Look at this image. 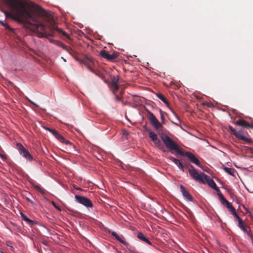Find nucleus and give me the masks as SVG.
<instances>
[{
    "mask_svg": "<svg viewBox=\"0 0 253 253\" xmlns=\"http://www.w3.org/2000/svg\"><path fill=\"white\" fill-rule=\"evenodd\" d=\"M7 4L15 12L11 13L9 12H4L6 17H9L19 23H24L27 25V27L40 38H48L49 37H54V31H56L59 33L70 39L69 35L62 29L58 28L54 24L51 23L47 26L50 32H46V27L43 24L41 23L33 14L28 10L26 8L25 2L21 0H5Z\"/></svg>",
    "mask_w": 253,
    "mask_h": 253,
    "instance_id": "1",
    "label": "nucleus"
},
{
    "mask_svg": "<svg viewBox=\"0 0 253 253\" xmlns=\"http://www.w3.org/2000/svg\"><path fill=\"white\" fill-rule=\"evenodd\" d=\"M161 138L166 147L169 150L171 153H173L174 151L179 155L186 156L192 163L201 168L199 160L193 153L190 152H183L179 146L167 135L161 136Z\"/></svg>",
    "mask_w": 253,
    "mask_h": 253,
    "instance_id": "2",
    "label": "nucleus"
},
{
    "mask_svg": "<svg viewBox=\"0 0 253 253\" xmlns=\"http://www.w3.org/2000/svg\"><path fill=\"white\" fill-rule=\"evenodd\" d=\"M147 118L151 125L160 133V131L163 128L162 124L160 123L156 116L149 110H147Z\"/></svg>",
    "mask_w": 253,
    "mask_h": 253,
    "instance_id": "3",
    "label": "nucleus"
},
{
    "mask_svg": "<svg viewBox=\"0 0 253 253\" xmlns=\"http://www.w3.org/2000/svg\"><path fill=\"white\" fill-rule=\"evenodd\" d=\"M190 169H189V173L190 175L195 180L202 183H204V173H199L198 171L194 168V167L190 165Z\"/></svg>",
    "mask_w": 253,
    "mask_h": 253,
    "instance_id": "4",
    "label": "nucleus"
},
{
    "mask_svg": "<svg viewBox=\"0 0 253 253\" xmlns=\"http://www.w3.org/2000/svg\"><path fill=\"white\" fill-rule=\"evenodd\" d=\"M17 148L21 155L27 160L31 162L34 160L33 157L29 153V151L25 149L21 143H17Z\"/></svg>",
    "mask_w": 253,
    "mask_h": 253,
    "instance_id": "5",
    "label": "nucleus"
},
{
    "mask_svg": "<svg viewBox=\"0 0 253 253\" xmlns=\"http://www.w3.org/2000/svg\"><path fill=\"white\" fill-rule=\"evenodd\" d=\"M100 55L109 61H113L119 56L118 52H113L110 54L109 51L105 50H102L100 51Z\"/></svg>",
    "mask_w": 253,
    "mask_h": 253,
    "instance_id": "6",
    "label": "nucleus"
},
{
    "mask_svg": "<svg viewBox=\"0 0 253 253\" xmlns=\"http://www.w3.org/2000/svg\"><path fill=\"white\" fill-rule=\"evenodd\" d=\"M76 200L80 204L84 205L86 208H92L93 205L92 202L87 198L79 195H75Z\"/></svg>",
    "mask_w": 253,
    "mask_h": 253,
    "instance_id": "7",
    "label": "nucleus"
},
{
    "mask_svg": "<svg viewBox=\"0 0 253 253\" xmlns=\"http://www.w3.org/2000/svg\"><path fill=\"white\" fill-rule=\"evenodd\" d=\"M239 227L250 238H252V233L249 226L246 225L243 220L238 222Z\"/></svg>",
    "mask_w": 253,
    "mask_h": 253,
    "instance_id": "8",
    "label": "nucleus"
},
{
    "mask_svg": "<svg viewBox=\"0 0 253 253\" xmlns=\"http://www.w3.org/2000/svg\"><path fill=\"white\" fill-rule=\"evenodd\" d=\"M204 177V181H206L209 185L213 188L214 190L216 191H219V189L213 180V179L209 176L207 174H203Z\"/></svg>",
    "mask_w": 253,
    "mask_h": 253,
    "instance_id": "9",
    "label": "nucleus"
},
{
    "mask_svg": "<svg viewBox=\"0 0 253 253\" xmlns=\"http://www.w3.org/2000/svg\"><path fill=\"white\" fill-rule=\"evenodd\" d=\"M180 191L183 196V197L189 201H192L193 198L189 192L185 189V188L182 185L180 186Z\"/></svg>",
    "mask_w": 253,
    "mask_h": 253,
    "instance_id": "10",
    "label": "nucleus"
},
{
    "mask_svg": "<svg viewBox=\"0 0 253 253\" xmlns=\"http://www.w3.org/2000/svg\"><path fill=\"white\" fill-rule=\"evenodd\" d=\"M111 234L112 236L114 237L116 239V240H117L118 241L124 244L126 247L129 245V244L126 241L125 239L123 237V236L119 235L116 232L114 231H112L111 233Z\"/></svg>",
    "mask_w": 253,
    "mask_h": 253,
    "instance_id": "11",
    "label": "nucleus"
},
{
    "mask_svg": "<svg viewBox=\"0 0 253 253\" xmlns=\"http://www.w3.org/2000/svg\"><path fill=\"white\" fill-rule=\"evenodd\" d=\"M240 134V135L243 137L241 138V137L237 138L239 139L243 140L246 142L250 143L252 142V140L250 138H249V136L247 132H244L242 129H240L237 131Z\"/></svg>",
    "mask_w": 253,
    "mask_h": 253,
    "instance_id": "12",
    "label": "nucleus"
},
{
    "mask_svg": "<svg viewBox=\"0 0 253 253\" xmlns=\"http://www.w3.org/2000/svg\"><path fill=\"white\" fill-rule=\"evenodd\" d=\"M149 136L156 145L160 146L161 144V141L158 139L157 135L155 132L150 130Z\"/></svg>",
    "mask_w": 253,
    "mask_h": 253,
    "instance_id": "13",
    "label": "nucleus"
},
{
    "mask_svg": "<svg viewBox=\"0 0 253 253\" xmlns=\"http://www.w3.org/2000/svg\"><path fill=\"white\" fill-rule=\"evenodd\" d=\"M235 124L246 128H251L253 129V126L249 124L248 122L243 119H239L237 121Z\"/></svg>",
    "mask_w": 253,
    "mask_h": 253,
    "instance_id": "14",
    "label": "nucleus"
},
{
    "mask_svg": "<svg viewBox=\"0 0 253 253\" xmlns=\"http://www.w3.org/2000/svg\"><path fill=\"white\" fill-rule=\"evenodd\" d=\"M30 183L32 185V186H33L36 189V190L42 194H44L45 190L40 185L36 184L35 182L33 180L30 181Z\"/></svg>",
    "mask_w": 253,
    "mask_h": 253,
    "instance_id": "15",
    "label": "nucleus"
},
{
    "mask_svg": "<svg viewBox=\"0 0 253 253\" xmlns=\"http://www.w3.org/2000/svg\"><path fill=\"white\" fill-rule=\"evenodd\" d=\"M92 60L88 57H85L82 60L83 63L86 65L90 71L93 72V69L90 67L91 64L92 63Z\"/></svg>",
    "mask_w": 253,
    "mask_h": 253,
    "instance_id": "16",
    "label": "nucleus"
},
{
    "mask_svg": "<svg viewBox=\"0 0 253 253\" xmlns=\"http://www.w3.org/2000/svg\"><path fill=\"white\" fill-rule=\"evenodd\" d=\"M137 238L143 242L146 243L153 246L151 242L145 236V235L141 232H139L137 235Z\"/></svg>",
    "mask_w": 253,
    "mask_h": 253,
    "instance_id": "17",
    "label": "nucleus"
},
{
    "mask_svg": "<svg viewBox=\"0 0 253 253\" xmlns=\"http://www.w3.org/2000/svg\"><path fill=\"white\" fill-rule=\"evenodd\" d=\"M59 45L61 47H62L64 50H65L66 51H67V52L70 53L76 60L80 61L77 57H76L75 56L73 55L70 52V51H72V49L71 47L66 46V45H65L64 44H63V43H61V42L60 43Z\"/></svg>",
    "mask_w": 253,
    "mask_h": 253,
    "instance_id": "18",
    "label": "nucleus"
},
{
    "mask_svg": "<svg viewBox=\"0 0 253 253\" xmlns=\"http://www.w3.org/2000/svg\"><path fill=\"white\" fill-rule=\"evenodd\" d=\"M21 218L22 220H24L28 223L31 225H33L34 224V221L32 220L31 219H29L26 215H25L22 212L20 213Z\"/></svg>",
    "mask_w": 253,
    "mask_h": 253,
    "instance_id": "19",
    "label": "nucleus"
},
{
    "mask_svg": "<svg viewBox=\"0 0 253 253\" xmlns=\"http://www.w3.org/2000/svg\"><path fill=\"white\" fill-rule=\"evenodd\" d=\"M60 142L66 145L70 144V142L68 140L66 139L62 135L59 134L57 137H56Z\"/></svg>",
    "mask_w": 253,
    "mask_h": 253,
    "instance_id": "20",
    "label": "nucleus"
},
{
    "mask_svg": "<svg viewBox=\"0 0 253 253\" xmlns=\"http://www.w3.org/2000/svg\"><path fill=\"white\" fill-rule=\"evenodd\" d=\"M229 129L232 132V133L235 135V136L236 138H240V137H241V138H243L240 135L239 133L238 132H237V130H236L233 126H229Z\"/></svg>",
    "mask_w": 253,
    "mask_h": 253,
    "instance_id": "21",
    "label": "nucleus"
},
{
    "mask_svg": "<svg viewBox=\"0 0 253 253\" xmlns=\"http://www.w3.org/2000/svg\"><path fill=\"white\" fill-rule=\"evenodd\" d=\"M156 96L162 100L165 104L167 105H169V102L167 101V99L164 97V96L161 93H157Z\"/></svg>",
    "mask_w": 253,
    "mask_h": 253,
    "instance_id": "22",
    "label": "nucleus"
},
{
    "mask_svg": "<svg viewBox=\"0 0 253 253\" xmlns=\"http://www.w3.org/2000/svg\"><path fill=\"white\" fill-rule=\"evenodd\" d=\"M119 77L118 76H113L111 78V84H119Z\"/></svg>",
    "mask_w": 253,
    "mask_h": 253,
    "instance_id": "23",
    "label": "nucleus"
},
{
    "mask_svg": "<svg viewBox=\"0 0 253 253\" xmlns=\"http://www.w3.org/2000/svg\"><path fill=\"white\" fill-rule=\"evenodd\" d=\"M224 170L225 172H226L231 175H234L235 171V170L234 169L228 167H225L224 168Z\"/></svg>",
    "mask_w": 253,
    "mask_h": 253,
    "instance_id": "24",
    "label": "nucleus"
},
{
    "mask_svg": "<svg viewBox=\"0 0 253 253\" xmlns=\"http://www.w3.org/2000/svg\"><path fill=\"white\" fill-rule=\"evenodd\" d=\"M218 192H219V193H218V195L219 196L220 200L222 204L225 205V203L228 201L226 200V199L224 198L223 194L220 192V191Z\"/></svg>",
    "mask_w": 253,
    "mask_h": 253,
    "instance_id": "25",
    "label": "nucleus"
},
{
    "mask_svg": "<svg viewBox=\"0 0 253 253\" xmlns=\"http://www.w3.org/2000/svg\"><path fill=\"white\" fill-rule=\"evenodd\" d=\"M218 192H219V193H218V195L219 196L220 200L222 204L225 205V203L228 201L226 200V199L224 198L223 194L220 192V191Z\"/></svg>",
    "mask_w": 253,
    "mask_h": 253,
    "instance_id": "26",
    "label": "nucleus"
},
{
    "mask_svg": "<svg viewBox=\"0 0 253 253\" xmlns=\"http://www.w3.org/2000/svg\"><path fill=\"white\" fill-rule=\"evenodd\" d=\"M110 88L114 94H116V92L119 89V84H110Z\"/></svg>",
    "mask_w": 253,
    "mask_h": 253,
    "instance_id": "27",
    "label": "nucleus"
},
{
    "mask_svg": "<svg viewBox=\"0 0 253 253\" xmlns=\"http://www.w3.org/2000/svg\"><path fill=\"white\" fill-rule=\"evenodd\" d=\"M230 212L234 216V217L236 218L238 222H239L240 221L242 220V219L238 216V215L236 213L235 209H233L232 211H231Z\"/></svg>",
    "mask_w": 253,
    "mask_h": 253,
    "instance_id": "28",
    "label": "nucleus"
},
{
    "mask_svg": "<svg viewBox=\"0 0 253 253\" xmlns=\"http://www.w3.org/2000/svg\"><path fill=\"white\" fill-rule=\"evenodd\" d=\"M230 212L234 216V217L236 218L238 222H239L240 221L242 220V219L238 216V215L236 213L235 209H233L232 211H231Z\"/></svg>",
    "mask_w": 253,
    "mask_h": 253,
    "instance_id": "29",
    "label": "nucleus"
},
{
    "mask_svg": "<svg viewBox=\"0 0 253 253\" xmlns=\"http://www.w3.org/2000/svg\"><path fill=\"white\" fill-rule=\"evenodd\" d=\"M40 8L41 10L42 14L47 19V21L49 22L50 20H51V18L48 15L47 13L45 12L43 9H42V7H40Z\"/></svg>",
    "mask_w": 253,
    "mask_h": 253,
    "instance_id": "30",
    "label": "nucleus"
},
{
    "mask_svg": "<svg viewBox=\"0 0 253 253\" xmlns=\"http://www.w3.org/2000/svg\"><path fill=\"white\" fill-rule=\"evenodd\" d=\"M225 205L226 206V208L228 209L230 211H232L233 209H235L232 205V204L228 201H227Z\"/></svg>",
    "mask_w": 253,
    "mask_h": 253,
    "instance_id": "31",
    "label": "nucleus"
},
{
    "mask_svg": "<svg viewBox=\"0 0 253 253\" xmlns=\"http://www.w3.org/2000/svg\"><path fill=\"white\" fill-rule=\"evenodd\" d=\"M169 159L172 161L176 165H177L178 163H179L180 161L172 156H169Z\"/></svg>",
    "mask_w": 253,
    "mask_h": 253,
    "instance_id": "32",
    "label": "nucleus"
},
{
    "mask_svg": "<svg viewBox=\"0 0 253 253\" xmlns=\"http://www.w3.org/2000/svg\"><path fill=\"white\" fill-rule=\"evenodd\" d=\"M176 166L181 170H182V171H184V167L180 162H179V163H178V164Z\"/></svg>",
    "mask_w": 253,
    "mask_h": 253,
    "instance_id": "33",
    "label": "nucleus"
},
{
    "mask_svg": "<svg viewBox=\"0 0 253 253\" xmlns=\"http://www.w3.org/2000/svg\"><path fill=\"white\" fill-rule=\"evenodd\" d=\"M160 115H161V120L162 121V124H164L165 123V122H164V121H165V116H164V114L163 113V112L161 110H160Z\"/></svg>",
    "mask_w": 253,
    "mask_h": 253,
    "instance_id": "34",
    "label": "nucleus"
},
{
    "mask_svg": "<svg viewBox=\"0 0 253 253\" xmlns=\"http://www.w3.org/2000/svg\"><path fill=\"white\" fill-rule=\"evenodd\" d=\"M0 23L2 25H3V26H4L6 29H11L10 27H9V26L8 25H7V24L6 23H4L2 21H0Z\"/></svg>",
    "mask_w": 253,
    "mask_h": 253,
    "instance_id": "35",
    "label": "nucleus"
},
{
    "mask_svg": "<svg viewBox=\"0 0 253 253\" xmlns=\"http://www.w3.org/2000/svg\"><path fill=\"white\" fill-rule=\"evenodd\" d=\"M115 95V100L116 101H120L122 100V98L119 97L118 95H116V94H114Z\"/></svg>",
    "mask_w": 253,
    "mask_h": 253,
    "instance_id": "36",
    "label": "nucleus"
},
{
    "mask_svg": "<svg viewBox=\"0 0 253 253\" xmlns=\"http://www.w3.org/2000/svg\"><path fill=\"white\" fill-rule=\"evenodd\" d=\"M57 131L55 130V129H51V130H50V132H51L53 135H54V134L56 133Z\"/></svg>",
    "mask_w": 253,
    "mask_h": 253,
    "instance_id": "37",
    "label": "nucleus"
},
{
    "mask_svg": "<svg viewBox=\"0 0 253 253\" xmlns=\"http://www.w3.org/2000/svg\"><path fill=\"white\" fill-rule=\"evenodd\" d=\"M43 128H44L45 129H46V130H47L49 131V132H50V130H51V129H52L51 128H49V127H47V126H43Z\"/></svg>",
    "mask_w": 253,
    "mask_h": 253,
    "instance_id": "38",
    "label": "nucleus"
},
{
    "mask_svg": "<svg viewBox=\"0 0 253 253\" xmlns=\"http://www.w3.org/2000/svg\"><path fill=\"white\" fill-rule=\"evenodd\" d=\"M26 199L27 200V201H28V202L31 203H33V202L29 198H26Z\"/></svg>",
    "mask_w": 253,
    "mask_h": 253,
    "instance_id": "39",
    "label": "nucleus"
},
{
    "mask_svg": "<svg viewBox=\"0 0 253 253\" xmlns=\"http://www.w3.org/2000/svg\"><path fill=\"white\" fill-rule=\"evenodd\" d=\"M59 134V133H58V131H57V132H56V133L54 134V136L55 137H57V136H58Z\"/></svg>",
    "mask_w": 253,
    "mask_h": 253,
    "instance_id": "40",
    "label": "nucleus"
},
{
    "mask_svg": "<svg viewBox=\"0 0 253 253\" xmlns=\"http://www.w3.org/2000/svg\"><path fill=\"white\" fill-rule=\"evenodd\" d=\"M59 134V133H58V131H57V132H56V133L54 134V136L55 137H57V136H58Z\"/></svg>",
    "mask_w": 253,
    "mask_h": 253,
    "instance_id": "41",
    "label": "nucleus"
},
{
    "mask_svg": "<svg viewBox=\"0 0 253 253\" xmlns=\"http://www.w3.org/2000/svg\"><path fill=\"white\" fill-rule=\"evenodd\" d=\"M52 204H53V206H54L56 208L58 209V208H57V207L56 206L55 204V203H54V202H52Z\"/></svg>",
    "mask_w": 253,
    "mask_h": 253,
    "instance_id": "42",
    "label": "nucleus"
},
{
    "mask_svg": "<svg viewBox=\"0 0 253 253\" xmlns=\"http://www.w3.org/2000/svg\"><path fill=\"white\" fill-rule=\"evenodd\" d=\"M29 101H30L31 103H32L33 104H34V105H35V106H37V105L35 103L33 102H32V101H31V100H29Z\"/></svg>",
    "mask_w": 253,
    "mask_h": 253,
    "instance_id": "43",
    "label": "nucleus"
},
{
    "mask_svg": "<svg viewBox=\"0 0 253 253\" xmlns=\"http://www.w3.org/2000/svg\"><path fill=\"white\" fill-rule=\"evenodd\" d=\"M250 238L251 239L252 243L253 244V236L252 235V238Z\"/></svg>",
    "mask_w": 253,
    "mask_h": 253,
    "instance_id": "44",
    "label": "nucleus"
},
{
    "mask_svg": "<svg viewBox=\"0 0 253 253\" xmlns=\"http://www.w3.org/2000/svg\"><path fill=\"white\" fill-rule=\"evenodd\" d=\"M7 245L10 247L9 244H7ZM11 248H13L12 246H10Z\"/></svg>",
    "mask_w": 253,
    "mask_h": 253,
    "instance_id": "45",
    "label": "nucleus"
},
{
    "mask_svg": "<svg viewBox=\"0 0 253 253\" xmlns=\"http://www.w3.org/2000/svg\"><path fill=\"white\" fill-rule=\"evenodd\" d=\"M126 134H128V132H127V131H125V132L124 133V134H126Z\"/></svg>",
    "mask_w": 253,
    "mask_h": 253,
    "instance_id": "46",
    "label": "nucleus"
},
{
    "mask_svg": "<svg viewBox=\"0 0 253 253\" xmlns=\"http://www.w3.org/2000/svg\"><path fill=\"white\" fill-rule=\"evenodd\" d=\"M126 134H128V132H127V131H125V132L124 133V134H126Z\"/></svg>",
    "mask_w": 253,
    "mask_h": 253,
    "instance_id": "47",
    "label": "nucleus"
},
{
    "mask_svg": "<svg viewBox=\"0 0 253 253\" xmlns=\"http://www.w3.org/2000/svg\"><path fill=\"white\" fill-rule=\"evenodd\" d=\"M126 134H128V132H127V131H125V132L124 133V134H126Z\"/></svg>",
    "mask_w": 253,
    "mask_h": 253,
    "instance_id": "48",
    "label": "nucleus"
},
{
    "mask_svg": "<svg viewBox=\"0 0 253 253\" xmlns=\"http://www.w3.org/2000/svg\"><path fill=\"white\" fill-rule=\"evenodd\" d=\"M126 134H128V132H127V131H125V132L124 133V134H126Z\"/></svg>",
    "mask_w": 253,
    "mask_h": 253,
    "instance_id": "49",
    "label": "nucleus"
},
{
    "mask_svg": "<svg viewBox=\"0 0 253 253\" xmlns=\"http://www.w3.org/2000/svg\"><path fill=\"white\" fill-rule=\"evenodd\" d=\"M77 189H78V190H81V189L80 188H77Z\"/></svg>",
    "mask_w": 253,
    "mask_h": 253,
    "instance_id": "50",
    "label": "nucleus"
},
{
    "mask_svg": "<svg viewBox=\"0 0 253 253\" xmlns=\"http://www.w3.org/2000/svg\"><path fill=\"white\" fill-rule=\"evenodd\" d=\"M0 253H4V252H2V251H1V252H0Z\"/></svg>",
    "mask_w": 253,
    "mask_h": 253,
    "instance_id": "51",
    "label": "nucleus"
}]
</instances>
